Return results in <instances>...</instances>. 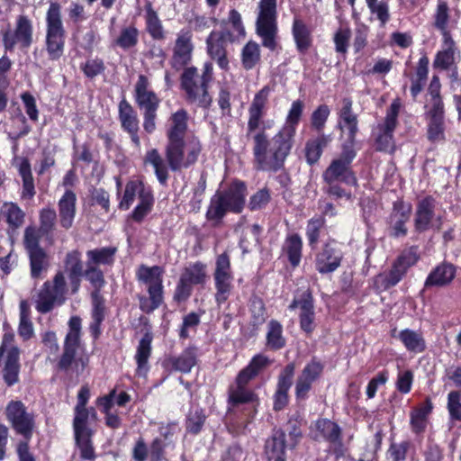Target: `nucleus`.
I'll return each instance as SVG.
<instances>
[{"label":"nucleus","mask_w":461,"mask_h":461,"mask_svg":"<svg viewBox=\"0 0 461 461\" xmlns=\"http://www.w3.org/2000/svg\"><path fill=\"white\" fill-rule=\"evenodd\" d=\"M272 90L269 86L261 88L248 109L247 137L252 140L257 167L265 171H277L281 168L294 144L280 131L272 139L267 133L275 123L273 120H265Z\"/></svg>","instance_id":"1"},{"label":"nucleus","mask_w":461,"mask_h":461,"mask_svg":"<svg viewBox=\"0 0 461 461\" xmlns=\"http://www.w3.org/2000/svg\"><path fill=\"white\" fill-rule=\"evenodd\" d=\"M245 196L246 186L240 182L231 184L226 190L217 191L211 198L206 219L217 226L228 212L240 213L245 204Z\"/></svg>","instance_id":"2"},{"label":"nucleus","mask_w":461,"mask_h":461,"mask_svg":"<svg viewBox=\"0 0 461 461\" xmlns=\"http://www.w3.org/2000/svg\"><path fill=\"white\" fill-rule=\"evenodd\" d=\"M201 151V142L195 136L167 142L165 148L167 162L172 171H179L193 166L198 160Z\"/></svg>","instance_id":"3"},{"label":"nucleus","mask_w":461,"mask_h":461,"mask_svg":"<svg viewBox=\"0 0 461 461\" xmlns=\"http://www.w3.org/2000/svg\"><path fill=\"white\" fill-rule=\"evenodd\" d=\"M256 32L262 45L271 50L276 48L277 5L276 0H260L257 6Z\"/></svg>","instance_id":"4"},{"label":"nucleus","mask_w":461,"mask_h":461,"mask_svg":"<svg viewBox=\"0 0 461 461\" xmlns=\"http://www.w3.org/2000/svg\"><path fill=\"white\" fill-rule=\"evenodd\" d=\"M66 31L59 4H50L46 13V50L50 59H59L64 52Z\"/></svg>","instance_id":"5"},{"label":"nucleus","mask_w":461,"mask_h":461,"mask_svg":"<svg viewBox=\"0 0 461 461\" xmlns=\"http://www.w3.org/2000/svg\"><path fill=\"white\" fill-rule=\"evenodd\" d=\"M67 283L64 272H58L53 281L45 282L39 290L35 300V309L40 313L50 312L56 305H61L66 300Z\"/></svg>","instance_id":"6"},{"label":"nucleus","mask_w":461,"mask_h":461,"mask_svg":"<svg viewBox=\"0 0 461 461\" xmlns=\"http://www.w3.org/2000/svg\"><path fill=\"white\" fill-rule=\"evenodd\" d=\"M356 155L355 149H351L350 145L342 146L340 155L332 159L330 166L323 172V180L329 185L343 182L349 185H356L357 178L350 168Z\"/></svg>","instance_id":"7"},{"label":"nucleus","mask_w":461,"mask_h":461,"mask_svg":"<svg viewBox=\"0 0 461 461\" xmlns=\"http://www.w3.org/2000/svg\"><path fill=\"white\" fill-rule=\"evenodd\" d=\"M181 86L189 103L207 107L212 103L208 84L200 78L196 68H186L181 76Z\"/></svg>","instance_id":"8"},{"label":"nucleus","mask_w":461,"mask_h":461,"mask_svg":"<svg viewBox=\"0 0 461 461\" xmlns=\"http://www.w3.org/2000/svg\"><path fill=\"white\" fill-rule=\"evenodd\" d=\"M2 41L6 50H13L16 45L28 49L33 41V26L32 20L23 14L17 16L14 29L1 30Z\"/></svg>","instance_id":"9"},{"label":"nucleus","mask_w":461,"mask_h":461,"mask_svg":"<svg viewBox=\"0 0 461 461\" xmlns=\"http://www.w3.org/2000/svg\"><path fill=\"white\" fill-rule=\"evenodd\" d=\"M310 436L316 441L325 440L329 442L331 451L341 456L345 448L341 440V429L339 426L329 419H318L310 427Z\"/></svg>","instance_id":"10"},{"label":"nucleus","mask_w":461,"mask_h":461,"mask_svg":"<svg viewBox=\"0 0 461 461\" xmlns=\"http://www.w3.org/2000/svg\"><path fill=\"white\" fill-rule=\"evenodd\" d=\"M14 334L13 332H5L3 336L2 344L0 346V357L6 353L5 366H4V379L9 385H14L19 381V356L20 349L14 346Z\"/></svg>","instance_id":"11"},{"label":"nucleus","mask_w":461,"mask_h":461,"mask_svg":"<svg viewBox=\"0 0 461 461\" xmlns=\"http://www.w3.org/2000/svg\"><path fill=\"white\" fill-rule=\"evenodd\" d=\"M401 109L399 99H395L387 109L384 122L378 125L376 146L377 149L392 153L394 151L395 145L393 140V131L397 125V117Z\"/></svg>","instance_id":"12"},{"label":"nucleus","mask_w":461,"mask_h":461,"mask_svg":"<svg viewBox=\"0 0 461 461\" xmlns=\"http://www.w3.org/2000/svg\"><path fill=\"white\" fill-rule=\"evenodd\" d=\"M5 414L13 429L26 439H30L34 420L32 414L26 411L24 404L21 401H11L6 406Z\"/></svg>","instance_id":"13"},{"label":"nucleus","mask_w":461,"mask_h":461,"mask_svg":"<svg viewBox=\"0 0 461 461\" xmlns=\"http://www.w3.org/2000/svg\"><path fill=\"white\" fill-rule=\"evenodd\" d=\"M206 266L195 262L185 267L177 284L175 298L178 301L185 300L192 292V286L203 285L206 280Z\"/></svg>","instance_id":"14"},{"label":"nucleus","mask_w":461,"mask_h":461,"mask_svg":"<svg viewBox=\"0 0 461 461\" xmlns=\"http://www.w3.org/2000/svg\"><path fill=\"white\" fill-rule=\"evenodd\" d=\"M353 102L349 98H344L342 107L339 112L338 126L341 131V137L344 138L342 146L350 145L355 147L356 135L358 131L357 116L352 111Z\"/></svg>","instance_id":"15"},{"label":"nucleus","mask_w":461,"mask_h":461,"mask_svg":"<svg viewBox=\"0 0 461 461\" xmlns=\"http://www.w3.org/2000/svg\"><path fill=\"white\" fill-rule=\"evenodd\" d=\"M343 253L334 241L324 244L315 257V268L321 274L332 273L340 266Z\"/></svg>","instance_id":"16"},{"label":"nucleus","mask_w":461,"mask_h":461,"mask_svg":"<svg viewBox=\"0 0 461 461\" xmlns=\"http://www.w3.org/2000/svg\"><path fill=\"white\" fill-rule=\"evenodd\" d=\"M460 59V51L455 41L450 34H445V38H442L440 50L436 53L433 60V68L447 70L457 65Z\"/></svg>","instance_id":"17"},{"label":"nucleus","mask_w":461,"mask_h":461,"mask_svg":"<svg viewBox=\"0 0 461 461\" xmlns=\"http://www.w3.org/2000/svg\"><path fill=\"white\" fill-rule=\"evenodd\" d=\"M323 366L321 362L312 359L308 363L298 375L295 384V395L299 400H305L312 384L321 376Z\"/></svg>","instance_id":"18"},{"label":"nucleus","mask_w":461,"mask_h":461,"mask_svg":"<svg viewBox=\"0 0 461 461\" xmlns=\"http://www.w3.org/2000/svg\"><path fill=\"white\" fill-rule=\"evenodd\" d=\"M290 309H299L300 327L306 333H312L315 328V312L313 299L309 291H305L299 298H295Z\"/></svg>","instance_id":"19"},{"label":"nucleus","mask_w":461,"mask_h":461,"mask_svg":"<svg viewBox=\"0 0 461 461\" xmlns=\"http://www.w3.org/2000/svg\"><path fill=\"white\" fill-rule=\"evenodd\" d=\"M193 50L192 32L189 30H181L177 33L174 47V67L182 68L187 65L192 59Z\"/></svg>","instance_id":"20"},{"label":"nucleus","mask_w":461,"mask_h":461,"mask_svg":"<svg viewBox=\"0 0 461 461\" xmlns=\"http://www.w3.org/2000/svg\"><path fill=\"white\" fill-rule=\"evenodd\" d=\"M119 117L123 130L130 134L131 141L135 147L140 149V140L138 135V115L132 106L126 100H122L119 104Z\"/></svg>","instance_id":"21"},{"label":"nucleus","mask_w":461,"mask_h":461,"mask_svg":"<svg viewBox=\"0 0 461 461\" xmlns=\"http://www.w3.org/2000/svg\"><path fill=\"white\" fill-rule=\"evenodd\" d=\"M135 99L140 109L144 112H154L158 110L159 99L150 90L149 82L144 75H140L135 85Z\"/></svg>","instance_id":"22"},{"label":"nucleus","mask_w":461,"mask_h":461,"mask_svg":"<svg viewBox=\"0 0 461 461\" xmlns=\"http://www.w3.org/2000/svg\"><path fill=\"white\" fill-rule=\"evenodd\" d=\"M417 260L418 256L414 249L402 252L393 265L388 276L385 277L386 287L393 286L399 283L407 272L408 268L413 266Z\"/></svg>","instance_id":"23"},{"label":"nucleus","mask_w":461,"mask_h":461,"mask_svg":"<svg viewBox=\"0 0 461 461\" xmlns=\"http://www.w3.org/2000/svg\"><path fill=\"white\" fill-rule=\"evenodd\" d=\"M428 120L427 125V138L431 142H441L445 140V110L438 109V104L436 109H429L426 113Z\"/></svg>","instance_id":"24"},{"label":"nucleus","mask_w":461,"mask_h":461,"mask_svg":"<svg viewBox=\"0 0 461 461\" xmlns=\"http://www.w3.org/2000/svg\"><path fill=\"white\" fill-rule=\"evenodd\" d=\"M411 206L402 201L393 203V209L390 216V225L394 237L405 236L407 233L406 222L409 221Z\"/></svg>","instance_id":"25"},{"label":"nucleus","mask_w":461,"mask_h":461,"mask_svg":"<svg viewBox=\"0 0 461 461\" xmlns=\"http://www.w3.org/2000/svg\"><path fill=\"white\" fill-rule=\"evenodd\" d=\"M64 267L65 272L68 275L71 293L76 294L80 287L83 273V263L80 252L77 250L68 252L64 261Z\"/></svg>","instance_id":"26"},{"label":"nucleus","mask_w":461,"mask_h":461,"mask_svg":"<svg viewBox=\"0 0 461 461\" xmlns=\"http://www.w3.org/2000/svg\"><path fill=\"white\" fill-rule=\"evenodd\" d=\"M76 194L71 190H67L59 201V222L64 229L68 230L73 225L76 216Z\"/></svg>","instance_id":"27"},{"label":"nucleus","mask_w":461,"mask_h":461,"mask_svg":"<svg viewBox=\"0 0 461 461\" xmlns=\"http://www.w3.org/2000/svg\"><path fill=\"white\" fill-rule=\"evenodd\" d=\"M152 339V335L147 332L141 338L137 347L134 358L137 363L136 375L138 376L145 377L149 370L148 361L151 355Z\"/></svg>","instance_id":"28"},{"label":"nucleus","mask_w":461,"mask_h":461,"mask_svg":"<svg viewBox=\"0 0 461 461\" xmlns=\"http://www.w3.org/2000/svg\"><path fill=\"white\" fill-rule=\"evenodd\" d=\"M187 131V113L181 109L174 113L168 120L167 130V142L185 140Z\"/></svg>","instance_id":"29"},{"label":"nucleus","mask_w":461,"mask_h":461,"mask_svg":"<svg viewBox=\"0 0 461 461\" xmlns=\"http://www.w3.org/2000/svg\"><path fill=\"white\" fill-rule=\"evenodd\" d=\"M304 103L302 100H295L292 103L291 107L285 118V122L279 131L294 142L296 133L297 125L303 115Z\"/></svg>","instance_id":"30"},{"label":"nucleus","mask_w":461,"mask_h":461,"mask_svg":"<svg viewBox=\"0 0 461 461\" xmlns=\"http://www.w3.org/2000/svg\"><path fill=\"white\" fill-rule=\"evenodd\" d=\"M206 45L211 58L216 60L221 69L227 70L229 68V60L226 57L222 37L220 33L214 31L211 32L206 40Z\"/></svg>","instance_id":"31"},{"label":"nucleus","mask_w":461,"mask_h":461,"mask_svg":"<svg viewBox=\"0 0 461 461\" xmlns=\"http://www.w3.org/2000/svg\"><path fill=\"white\" fill-rule=\"evenodd\" d=\"M265 454L268 461H285V435L282 430H276L267 440Z\"/></svg>","instance_id":"32"},{"label":"nucleus","mask_w":461,"mask_h":461,"mask_svg":"<svg viewBox=\"0 0 461 461\" xmlns=\"http://www.w3.org/2000/svg\"><path fill=\"white\" fill-rule=\"evenodd\" d=\"M397 339L410 352L421 353L426 349V341L421 331L404 329L398 333Z\"/></svg>","instance_id":"33"},{"label":"nucleus","mask_w":461,"mask_h":461,"mask_svg":"<svg viewBox=\"0 0 461 461\" xmlns=\"http://www.w3.org/2000/svg\"><path fill=\"white\" fill-rule=\"evenodd\" d=\"M435 201L426 197L420 201L415 214V228L419 231L426 230L434 215Z\"/></svg>","instance_id":"34"},{"label":"nucleus","mask_w":461,"mask_h":461,"mask_svg":"<svg viewBox=\"0 0 461 461\" xmlns=\"http://www.w3.org/2000/svg\"><path fill=\"white\" fill-rule=\"evenodd\" d=\"M331 141L330 135L324 133L307 140L305 144V158L310 165L315 164L321 157L322 150Z\"/></svg>","instance_id":"35"},{"label":"nucleus","mask_w":461,"mask_h":461,"mask_svg":"<svg viewBox=\"0 0 461 461\" xmlns=\"http://www.w3.org/2000/svg\"><path fill=\"white\" fill-rule=\"evenodd\" d=\"M144 164L153 167L155 175L161 185H165L168 179V164L165 162L157 149H151L146 152Z\"/></svg>","instance_id":"36"},{"label":"nucleus","mask_w":461,"mask_h":461,"mask_svg":"<svg viewBox=\"0 0 461 461\" xmlns=\"http://www.w3.org/2000/svg\"><path fill=\"white\" fill-rule=\"evenodd\" d=\"M167 364L176 371L189 373L196 365V351L194 348H187L179 356L167 359Z\"/></svg>","instance_id":"37"},{"label":"nucleus","mask_w":461,"mask_h":461,"mask_svg":"<svg viewBox=\"0 0 461 461\" xmlns=\"http://www.w3.org/2000/svg\"><path fill=\"white\" fill-rule=\"evenodd\" d=\"M149 192L150 190L145 188L142 182L138 180L130 181L125 186L124 194L119 203V207L122 210H128L135 201L136 197L140 201L142 194Z\"/></svg>","instance_id":"38"},{"label":"nucleus","mask_w":461,"mask_h":461,"mask_svg":"<svg viewBox=\"0 0 461 461\" xmlns=\"http://www.w3.org/2000/svg\"><path fill=\"white\" fill-rule=\"evenodd\" d=\"M293 36L298 50L302 53L306 52L312 46V39L311 31L307 25L300 19H294L293 23Z\"/></svg>","instance_id":"39"},{"label":"nucleus","mask_w":461,"mask_h":461,"mask_svg":"<svg viewBox=\"0 0 461 461\" xmlns=\"http://www.w3.org/2000/svg\"><path fill=\"white\" fill-rule=\"evenodd\" d=\"M18 171L23 179L22 197L31 199L35 194V187L31 164L27 158L19 159Z\"/></svg>","instance_id":"40"},{"label":"nucleus","mask_w":461,"mask_h":461,"mask_svg":"<svg viewBox=\"0 0 461 461\" xmlns=\"http://www.w3.org/2000/svg\"><path fill=\"white\" fill-rule=\"evenodd\" d=\"M302 249L303 240L298 234L287 236L284 243L283 251L294 267H297L301 262Z\"/></svg>","instance_id":"41"},{"label":"nucleus","mask_w":461,"mask_h":461,"mask_svg":"<svg viewBox=\"0 0 461 461\" xmlns=\"http://www.w3.org/2000/svg\"><path fill=\"white\" fill-rule=\"evenodd\" d=\"M91 297L93 321L90 324V330L95 337H97L100 334V325L104 319V300L97 291H94Z\"/></svg>","instance_id":"42"},{"label":"nucleus","mask_w":461,"mask_h":461,"mask_svg":"<svg viewBox=\"0 0 461 461\" xmlns=\"http://www.w3.org/2000/svg\"><path fill=\"white\" fill-rule=\"evenodd\" d=\"M267 347L272 350H278L285 346V339L283 336V326L276 320H271L267 324Z\"/></svg>","instance_id":"43"},{"label":"nucleus","mask_w":461,"mask_h":461,"mask_svg":"<svg viewBox=\"0 0 461 461\" xmlns=\"http://www.w3.org/2000/svg\"><path fill=\"white\" fill-rule=\"evenodd\" d=\"M20 322L18 327V334L23 339L28 340L34 335L33 324L30 319V305L27 301L23 300L19 304Z\"/></svg>","instance_id":"44"},{"label":"nucleus","mask_w":461,"mask_h":461,"mask_svg":"<svg viewBox=\"0 0 461 461\" xmlns=\"http://www.w3.org/2000/svg\"><path fill=\"white\" fill-rule=\"evenodd\" d=\"M455 276V269L452 265H440L428 276L425 285H445L452 281Z\"/></svg>","instance_id":"45"},{"label":"nucleus","mask_w":461,"mask_h":461,"mask_svg":"<svg viewBox=\"0 0 461 461\" xmlns=\"http://www.w3.org/2000/svg\"><path fill=\"white\" fill-rule=\"evenodd\" d=\"M163 269L160 267H147L140 266L137 271V277L139 281L149 286L162 285Z\"/></svg>","instance_id":"46"},{"label":"nucleus","mask_w":461,"mask_h":461,"mask_svg":"<svg viewBox=\"0 0 461 461\" xmlns=\"http://www.w3.org/2000/svg\"><path fill=\"white\" fill-rule=\"evenodd\" d=\"M30 267H31V276L33 279L43 278V274L49 267L48 256L45 251L36 250L29 253Z\"/></svg>","instance_id":"47"},{"label":"nucleus","mask_w":461,"mask_h":461,"mask_svg":"<svg viewBox=\"0 0 461 461\" xmlns=\"http://www.w3.org/2000/svg\"><path fill=\"white\" fill-rule=\"evenodd\" d=\"M116 249L113 247H104L95 249L86 252L87 265H111L114 260Z\"/></svg>","instance_id":"48"},{"label":"nucleus","mask_w":461,"mask_h":461,"mask_svg":"<svg viewBox=\"0 0 461 461\" xmlns=\"http://www.w3.org/2000/svg\"><path fill=\"white\" fill-rule=\"evenodd\" d=\"M1 211L6 219V222L12 228L18 229L23 224L25 213L16 203L5 202Z\"/></svg>","instance_id":"49"},{"label":"nucleus","mask_w":461,"mask_h":461,"mask_svg":"<svg viewBox=\"0 0 461 461\" xmlns=\"http://www.w3.org/2000/svg\"><path fill=\"white\" fill-rule=\"evenodd\" d=\"M139 30L134 25L122 27L114 44L124 50L134 48L139 42Z\"/></svg>","instance_id":"50"},{"label":"nucleus","mask_w":461,"mask_h":461,"mask_svg":"<svg viewBox=\"0 0 461 461\" xmlns=\"http://www.w3.org/2000/svg\"><path fill=\"white\" fill-rule=\"evenodd\" d=\"M261 53L259 45L249 41L242 49L241 63L245 69L249 70L256 67L260 61Z\"/></svg>","instance_id":"51"},{"label":"nucleus","mask_w":461,"mask_h":461,"mask_svg":"<svg viewBox=\"0 0 461 461\" xmlns=\"http://www.w3.org/2000/svg\"><path fill=\"white\" fill-rule=\"evenodd\" d=\"M213 278L216 289L215 301L218 305H221L224 303L230 295L233 287V275L213 276Z\"/></svg>","instance_id":"52"},{"label":"nucleus","mask_w":461,"mask_h":461,"mask_svg":"<svg viewBox=\"0 0 461 461\" xmlns=\"http://www.w3.org/2000/svg\"><path fill=\"white\" fill-rule=\"evenodd\" d=\"M146 25L150 36L155 40H163L165 38L163 26L151 4L146 6Z\"/></svg>","instance_id":"53"},{"label":"nucleus","mask_w":461,"mask_h":461,"mask_svg":"<svg viewBox=\"0 0 461 461\" xmlns=\"http://www.w3.org/2000/svg\"><path fill=\"white\" fill-rule=\"evenodd\" d=\"M81 319L73 316L68 321V332L65 338L64 348L77 350L80 346Z\"/></svg>","instance_id":"54"},{"label":"nucleus","mask_w":461,"mask_h":461,"mask_svg":"<svg viewBox=\"0 0 461 461\" xmlns=\"http://www.w3.org/2000/svg\"><path fill=\"white\" fill-rule=\"evenodd\" d=\"M449 21V8L445 0H438L437 8L434 14V26L442 33V38L445 34H450L447 30Z\"/></svg>","instance_id":"55"},{"label":"nucleus","mask_w":461,"mask_h":461,"mask_svg":"<svg viewBox=\"0 0 461 461\" xmlns=\"http://www.w3.org/2000/svg\"><path fill=\"white\" fill-rule=\"evenodd\" d=\"M350 39L351 30L347 25L339 26L333 34L332 40L335 45V51L344 58L348 53Z\"/></svg>","instance_id":"56"},{"label":"nucleus","mask_w":461,"mask_h":461,"mask_svg":"<svg viewBox=\"0 0 461 461\" xmlns=\"http://www.w3.org/2000/svg\"><path fill=\"white\" fill-rule=\"evenodd\" d=\"M149 299L140 300V308L143 312H150L158 308L163 302V285L149 286Z\"/></svg>","instance_id":"57"},{"label":"nucleus","mask_w":461,"mask_h":461,"mask_svg":"<svg viewBox=\"0 0 461 461\" xmlns=\"http://www.w3.org/2000/svg\"><path fill=\"white\" fill-rule=\"evenodd\" d=\"M257 401V395L250 390H248L246 386H240L235 384L230 388L229 392V402L232 405L254 402Z\"/></svg>","instance_id":"58"},{"label":"nucleus","mask_w":461,"mask_h":461,"mask_svg":"<svg viewBox=\"0 0 461 461\" xmlns=\"http://www.w3.org/2000/svg\"><path fill=\"white\" fill-rule=\"evenodd\" d=\"M430 403L420 406L411 413V426L415 433L423 431L427 424V417L431 411Z\"/></svg>","instance_id":"59"},{"label":"nucleus","mask_w":461,"mask_h":461,"mask_svg":"<svg viewBox=\"0 0 461 461\" xmlns=\"http://www.w3.org/2000/svg\"><path fill=\"white\" fill-rule=\"evenodd\" d=\"M228 24L230 27V31L228 32V39L230 41H234L245 36V28L242 23L241 15L237 10L232 9L230 11Z\"/></svg>","instance_id":"60"},{"label":"nucleus","mask_w":461,"mask_h":461,"mask_svg":"<svg viewBox=\"0 0 461 461\" xmlns=\"http://www.w3.org/2000/svg\"><path fill=\"white\" fill-rule=\"evenodd\" d=\"M93 432L75 433L76 444L80 450V456L84 459H94L95 450L91 437Z\"/></svg>","instance_id":"61"},{"label":"nucleus","mask_w":461,"mask_h":461,"mask_svg":"<svg viewBox=\"0 0 461 461\" xmlns=\"http://www.w3.org/2000/svg\"><path fill=\"white\" fill-rule=\"evenodd\" d=\"M245 219L241 218L240 221L236 225L235 231H241L242 237L240 240V246L244 251H247L246 243L248 242L247 237L249 235L255 242H258L261 227L258 224L247 225L243 227Z\"/></svg>","instance_id":"62"},{"label":"nucleus","mask_w":461,"mask_h":461,"mask_svg":"<svg viewBox=\"0 0 461 461\" xmlns=\"http://www.w3.org/2000/svg\"><path fill=\"white\" fill-rule=\"evenodd\" d=\"M323 225L324 220L322 217H315L308 221L306 236L308 238L309 245L312 249L316 248L320 238V232Z\"/></svg>","instance_id":"63"},{"label":"nucleus","mask_w":461,"mask_h":461,"mask_svg":"<svg viewBox=\"0 0 461 461\" xmlns=\"http://www.w3.org/2000/svg\"><path fill=\"white\" fill-rule=\"evenodd\" d=\"M205 419L203 410L200 408L192 409L187 418L186 429L191 433L197 434L202 429Z\"/></svg>","instance_id":"64"}]
</instances>
